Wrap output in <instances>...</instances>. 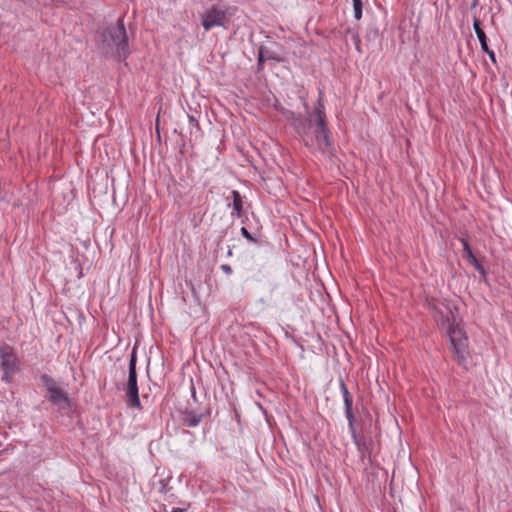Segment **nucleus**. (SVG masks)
<instances>
[{
  "label": "nucleus",
  "mask_w": 512,
  "mask_h": 512,
  "mask_svg": "<svg viewBox=\"0 0 512 512\" xmlns=\"http://www.w3.org/2000/svg\"><path fill=\"white\" fill-rule=\"evenodd\" d=\"M433 317L438 325L447 330L451 348L459 364H464L468 355V340L457 320V308L453 302L445 299H433L429 302Z\"/></svg>",
  "instance_id": "1"
},
{
  "label": "nucleus",
  "mask_w": 512,
  "mask_h": 512,
  "mask_svg": "<svg viewBox=\"0 0 512 512\" xmlns=\"http://www.w3.org/2000/svg\"><path fill=\"white\" fill-rule=\"evenodd\" d=\"M102 42L109 50L107 53L115 52L119 58H126L128 51V38L124 21L119 18L115 25L108 26L102 33Z\"/></svg>",
  "instance_id": "2"
},
{
  "label": "nucleus",
  "mask_w": 512,
  "mask_h": 512,
  "mask_svg": "<svg viewBox=\"0 0 512 512\" xmlns=\"http://www.w3.org/2000/svg\"><path fill=\"white\" fill-rule=\"evenodd\" d=\"M313 116L315 117V138L319 149L323 153H330L332 149V142L330 139V132L325 122L324 105L321 98L314 109Z\"/></svg>",
  "instance_id": "3"
},
{
  "label": "nucleus",
  "mask_w": 512,
  "mask_h": 512,
  "mask_svg": "<svg viewBox=\"0 0 512 512\" xmlns=\"http://www.w3.org/2000/svg\"><path fill=\"white\" fill-rule=\"evenodd\" d=\"M229 16L228 8L217 3L204 11L201 16V24L206 31H209L214 27H223Z\"/></svg>",
  "instance_id": "4"
},
{
  "label": "nucleus",
  "mask_w": 512,
  "mask_h": 512,
  "mask_svg": "<svg viewBox=\"0 0 512 512\" xmlns=\"http://www.w3.org/2000/svg\"><path fill=\"white\" fill-rule=\"evenodd\" d=\"M0 366L3 370L2 380L10 382L13 373L18 369V360L14 349L8 345L0 346Z\"/></svg>",
  "instance_id": "5"
},
{
  "label": "nucleus",
  "mask_w": 512,
  "mask_h": 512,
  "mask_svg": "<svg viewBox=\"0 0 512 512\" xmlns=\"http://www.w3.org/2000/svg\"><path fill=\"white\" fill-rule=\"evenodd\" d=\"M127 403L131 407H140V399L138 395V387H137V373H136V356L135 351H133L131 355V359L129 362V378L127 383Z\"/></svg>",
  "instance_id": "6"
},
{
  "label": "nucleus",
  "mask_w": 512,
  "mask_h": 512,
  "mask_svg": "<svg viewBox=\"0 0 512 512\" xmlns=\"http://www.w3.org/2000/svg\"><path fill=\"white\" fill-rule=\"evenodd\" d=\"M340 387H341V390H342V393H343L344 406H345V414H346V417L348 419L349 426L351 428L352 434H353L354 437H356L355 429H354V426H353V420H354L353 413H352L353 399H352V396L349 393L345 383L342 380L340 381Z\"/></svg>",
  "instance_id": "7"
},
{
  "label": "nucleus",
  "mask_w": 512,
  "mask_h": 512,
  "mask_svg": "<svg viewBox=\"0 0 512 512\" xmlns=\"http://www.w3.org/2000/svg\"><path fill=\"white\" fill-rule=\"evenodd\" d=\"M473 28H474V31H475V33L477 35V38H478V40H479V42L481 44L482 50L489 55L490 59L493 62H495V54L488 47L487 38H486L485 32L481 28V22H480L479 19H477V18L474 19V21H473Z\"/></svg>",
  "instance_id": "8"
},
{
  "label": "nucleus",
  "mask_w": 512,
  "mask_h": 512,
  "mask_svg": "<svg viewBox=\"0 0 512 512\" xmlns=\"http://www.w3.org/2000/svg\"><path fill=\"white\" fill-rule=\"evenodd\" d=\"M50 398L49 400L55 405H61L62 403L69 405V398L64 390L57 386L56 388L50 389Z\"/></svg>",
  "instance_id": "9"
},
{
  "label": "nucleus",
  "mask_w": 512,
  "mask_h": 512,
  "mask_svg": "<svg viewBox=\"0 0 512 512\" xmlns=\"http://www.w3.org/2000/svg\"><path fill=\"white\" fill-rule=\"evenodd\" d=\"M461 242H462V245H463V256L465 258H467L470 263L477 269V270H482V267L481 265L479 264L477 258L475 257V255L473 254L471 248H470V245L468 243L467 240L465 239H461Z\"/></svg>",
  "instance_id": "10"
},
{
  "label": "nucleus",
  "mask_w": 512,
  "mask_h": 512,
  "mask_svg": "<svg viewBox=\"0 0 512 512\" xmlns=\"http://www.w3.org/2000/svg\"><path fill=\"white\" fill-rule=\"evenodd\" d=\"M268 59H274V60L280 61V59L274 57L269 50H267L265 47L261 46L258 50V59H257V64H258L259 70L263 69L264 62Z\"/></svg>",
  "instance_id": "11"
},
{
  "label": "nucleus",
  "mask_w": 512,
  "mask_h": 512,
  "mask_svg": "<svg viewBox=\"0 0 512 512\" xmlns=\"http://www.w3.org/2000/svg\"><path fill=\"white\" fill-rule=\"evenodd\" d=\"M233 210L237 217H241L243 201L240 193L236 190L232 191Z\"/></svg>",
  "instance_id": "12"
},
{
  "label": "nucleus",
  "mask_w": 512,
  "mask_h": 512,
  "mask_svg": "<svg viewBox=\"0 0 512 512\" xmlns=\"http://www.w3.org/2000/svg\"><path fill=\"white\" fill-rule=\"evenodd\" d=\"M353 3V10H354V17L357 20H360L362 17V7L363 2L362 0H352Z\"/></svg>",
  "instance_id": "13"
},
{
  "label": "nucleus",
  "mask_w": 512,
  "mask_h": 512,
  "mask_svg": "<svg viewBox=\"0 0 512 512\" xmlns=\"http://www.w3.org/2000/svg\"><path fill=\"white\" fill-rule=\"evenodd\" d=\"M41 380L49 392L51 388H56L58 386L54 379L47 374H43L41 376Z\"/></svg>",
  "instance_id": "14"
},
{
  "label": "nucleus",
  "mask_w": 512,
  "mask_h": 512,
  "mask_svg": "<svg viewBox=\"0 0 512 512\" xmlns=\"http://www.w3.org/2000/svg\"><path fill=\"white\" fill-rule=\"evenodd\" d=\"M293 125L300 135L305 136L307 134L306 125L300 119H294Z\"/></svg>",
  "instance_id": "15"
},
{
  "label": "nucleus",
  "mask_w": 512,
  "mask_h": 512,
  "mask_svg": "<svg viewBox=\"0 0 512 512\" xmlns=\"http://www.w3.org/2000/svg\"><path fill=\"white\" fill-rule=\"evenodd\" d=\"M187 118H188V121H189V125L191 126V130L190 132H192V128H196V129H199V124L198 122L196 121L195 117L192 116V115H187Z\"/></svg>",
  "instance_id": "16"
},
{
  "label": "nucleus",
  "mask_w": 512,
  "mask_h": 512,
  "mask_svg": "<svg viewBox=\"0 0 512 512\" xmlns=\"http://www.w3.org/2000/svg\"><path fill=\"white\" fill-rule=\"evenodd\" d=\"M186 421H187L188 426L193 427V426L198 425L200 419L196 418V417H193V418H190V419H186Z\"/></svg>",
  "instance_id": "17"
},
{
  "label": "nucleus",
  "mask_w": 512,
  "mask_h": 512,
  "mask_svg": "<svg viewBox=\"0 0 512 512\" xmlns=\"http://www.w3.org/2000/svg\"><path fill=\"white\" fill-rule=\"evenodd\" d=\"M241 233H242V235H243L245 238H247V239H249V240H253V238H252L251 234L248 232V230H247L245 227H242V228H241Z\"/></svg>",
  "instance_id": "18"
},
{
  "label": "nucleus",
  "mask_w": 512,
  "mask_h": 512,
  "mask_svg": "<svg viewBox=\"0 0 512 512\" xmlns=\"http://www.w3.org/2000/svg\"><path fill=\"white\" fill-rule=\"evenodd\" d=\"M221 269L226 273V274H231L232 273V268L230 267V265L228 264H223L221 266Z\"/></svg>",
  "instance_id": "19"
},
{
  "label": "nucleus",
  "mask_w": 512,
  "mask_h": 512,
  "mask_svg": "<svg viewBox=\"0 0 512 512\" xmlns=\"http://www.w3.org/2000/svg\"><path fill=\"white\" fill-rule=\"evenodd\" d=\"M161 110H159L158 114H160ZM159 115H157V118H156V125H155V128H156V132L157 134L159 135Z\"/></svg>",
  "instance_id": "20"
},
{
  "label": "nucleus",
  "mask_w": 512,
  "mask_h": 512,
  "mask_svg": "<svg viewBox=\"0 0 512 512\" xmlns=\"http://www.w3.org/2000/svg\"><path fill=\"white\" fill-rule=\"evenodd\" d=\"M478 5V0H472L471 8H475Z\"/></svg>",
  "instance_id": "21"
},
{
  "label": "nucleus",
  "mask_w": 512,
  "mask_h": 512,
  "mask_svg": "<svg viewBox=\"0 0 512 512\" xmlns=\"http://www.w3.org/2000/svg\"><path fill=\"white\" fill-rule=\"evenodd\" d=\"M185 510L184 509H181V508H174L172 510V512H184Z\"/></svg>",
  "instance_id": "22"
},
{
  "label": "nucleus",
  "mask_w": 512,
  "mask_h": 512,
  "mask_svg": "<svg viewBox=\"0 0 512 512\" xmlns=\"http://www.w3.org/2000/svg\"><path fill=\"white\" fill-rule=\"evenodd\" d=\"M356 49H357L358 51H360L359 40H358V38H357V37H356Z\"/></svg>",
  "instance_id": "23"
},
{
  "label": "nucleus",
  "mask_w": 512,
  "mask_h": 512,
  "mask_svg": "<svg viewBox=\"0 0 512 512\" xmlns=\"http://www.w3.org/2000/svg\"><path fill=\"white\" fill-rule=\"evenodd\" d=\"M160 484L162 485V489H161V491H164V489H165V487H166V486L163 484V481H160Z\"/></svg>",
  "instance_id": "24"
}]
</instances>
